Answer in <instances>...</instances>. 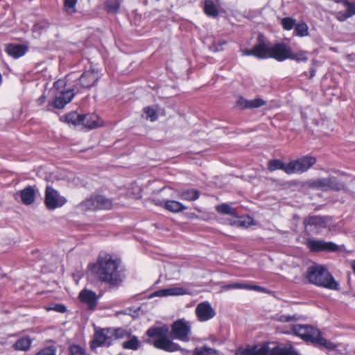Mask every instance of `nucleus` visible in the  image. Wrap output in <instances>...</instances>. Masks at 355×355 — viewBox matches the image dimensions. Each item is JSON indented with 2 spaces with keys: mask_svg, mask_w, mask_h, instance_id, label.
Wrapping results in <instances>:
<instances>
[{
  "mask_svg": "<svg viewBox=\"0 0 355 355\" xmlns=\"http://www.w3.org/2000/svg\"><path fill=\"white\" fill-rule=\"evenodd\" d=\"M120 261L114 259L110 254L99 257L96 263L93 264L91 270L96 275L98 280L116 286L123 280L121 272L119 270Z\"/></svg>",
  "mask_w": 355,
  "mask_h": 355,
  "instance_id": "1",
  "label": "nucleus"
},
{
  "mask_svg": "<svg viewBox=\"0 0 355 355\" xmlns=\"http://www.w3.org/2000/svg\"><path fill=\"white\" fill-rule=\"evenodd\" d=\"M236 355H300L292 346H282L275 343H265L239 348Z\"/></svg>",
  "mask_w": 355,
  "mask_h": 355,
  "instance_id": "2",
  "label": "nucleus"
},
{
  "mask_svg": "<svg viewBox=\"0 0 355 355\" xmlns=\"http://www.w3.org/2000/svg\"><path fill=\"white\" fill-rule=\"evenodd\" d=\"M295 336H299L305 341L311 342L315 345L323 347L328 349L335 348V345L321 336L319 329L309 324H292L291 331Z\"/></svg>",
  "mask_w": 355,
  "mask_h": 355,
  "instance_id": "3",
  "label": "nucleus"
},
{
  "mask_svg": "<svg viewBox=\"0 0 355 355\" xmlns=\"http://www.w3.org/2000/svg\"><path fill=\"white\" fill-rule=\"evenodd\" d=\"M306 277L309 283L331 290H338L339 284L335 281L330 272L323 266L309 267Z\"/></svg>",
  "mask_w": 355,
  "mask_h": 355,
  "instance_id": "4",
  "label": "nucleus"
},
{
  "mask_svg": "<svg viewBox=\"0 0 355 355\" xmlns=\"http://www.w3.org/2000/svg\"><path fill=\"white\" fill-rule=\"evenodd\" d=\"M168 328L166 326L160 327H150L146 331L147 336L155 338L153 345L155 347L168 352L181 350L180 346L173 343L167 337Z\"/></svg>",
  "mask_w": 355,
  "mask_h": 355,
  "instance_id": "5",
  "label": "nucleus"
},
{
  "mask_svg": "<svg viewBox=\"0 0 355 355\" xmlns=\"http://www.w3.org/2000/svg\"><path fill=\"white\" fill-rule=\"evenodd\" d=\"M101 73L97 69L91 67L85 70L75 82L73 87L76 93H81L94 86L101 78Z\"/></svg>",
  "mask_w": 355,
  "mask_h": 355,
  "instance_id": "6",
  "label": "nucleus"
},
{
  "mask_svg": "<svg viewBox=\"0 0 355 355\" xmlns=\"http://www.w3.org/2000/svg\"><path fill=\"white\" fill-rule=\"evenodd\" d=\"M309 187L322 191H341L345 189V183L334 176L325 178H318L309 182Z\"/></svg>",
  "mask_w": 355,
  "mask_h": 355,
  "instance_id": "7",
  "label": "nucleus"
},
{
  "mask_svg": "<svg viewBox=\"0 0 355 355\" xmlns=\"http://www.w3.org/2000/svg\"><path fill=\"white\" fill-rule=\"evenodd\" d=\"M191 331V325L190 322L184 318H182L172 324L171 334L176 339L183 342H189L190 340L189 334Z\"/></svg>",
  "mask_w": 355,
  "mask_h": 355,
  "instance_id": "8",
  "label": "nucleus"
},
{
  "mask_svg": "<svg viewBox=\"0 0 355 355\" xmlns=\"http://www.w3.org/2000/svg\"><path fill=\"white\" fill-rule=\"evenodd\" d=\"M111 328H96L92 340L90 343L92 349L98 347H109L112 344Z\"/></svg>",
  "mask_w": 355,
  "mask_h": 355,
  "instance_id": "9",
  "label": "nucleus"
},
{
  "mask_svg": "<svg viewBox=\"0 0 355 355\" xmlns=\"http://www.w3.org/2000/svg\"><path fill=\"white\" fill-rule=\"evenodd\" d=\"M316 162L315 157L309 155L302 156L289 162V174L302 173L307 171Z\"/></svg>",
  "mask_w": 355,
  "mask_h": 355,
  "instance_id": "10",
  "label": "nucleus"
},
{
  "mask_svg": "<svg viewBox=\"0 0 355 355\" xmlns=\"http://www.w3.org/2000/svg\"><path fill=\"white\" fill-rule=\"evenodd\" d=\"M66 202V198L61 196L56 190L49 186L46 187L44 202L49 209L53 210L62 207Z\"/></svg>",
  "mask_w": 355,
  "mask_h": 355,
  "instance_id": "11",
  "label": "nucleus"
},
{
  "mask_svg": "<svg viewBox=\"0 0 355 355\" xmlns=\"http://www.w3.org/2000/svg\"><path fill=\"white\" fill-rule=\"evenodd\" d=\"M83 205L89 209H110L112 202L103 196H96L83 202Z\"/></svg>",
  "mask_w": 355,
  "mask_h": 355,
  "instance_id": "12",
  "label": "nucleus"
},
{
  "mask_svg": "<svg viewBox=\"0 0 355 355\" xmlns=\"http://www.w3.org/2000/svg\"><path fill=\"white\" fill-rule=\"evenodd\" d=\"M195 313L198 320L202 322H207L216 315L214 309L207 301L199 303L196 307Z\"/></svg>",
  "mask_w": 355,
  "mask_h": 355,
  "instance_id": "13",
  "label": "nucleus"
},
{
  "mask_svg": "<svg viewBox=\"0 0 355 355\" xmlns=\"http://www.w3.org/2000/svg\"><path fill=\"white\" fill-rule=\"evenodd\" d=\"M77 93L74 89L73 86L72 88L62 90L55 95L54 101L52 102V105L58 109H62L67 104L71 101L72 98Z\"/></svg>",
  "mask_w": 355,
  "mask_h": 355,
  "instance_id": "14",
  "label": "nucleus"
},
{
  "mask_svg": "<svg viewBox=\"0 0 355 355\" xmlns=\"http://www.w3.org/2000/svg\"><path fill=\"white\" fill-rule=\"evenodd\" d=\"M306 245L311 252H335L338 250V246L332 242H327L322 240L309 239L306 241Z\"/></svg>",
  "mask_w": 355,
  "mask_h": 355,
  "instance_id": "15",
  "label": "nucleus"
},
{
  "mask_svg": "<svg viewBox=\"0 0 355 355\" xmlns=\"http://www.w3.org/2000/svg\"><path fill=\"white\" fill-rule=\"evenodd\" d=\"M78 297L80 302L86 305L88 310L94 311L96 309L99 296L95 292L85 288L80 292Z\"/></svg>",
  "mask_w": 355,
  "mask_h": 355,
  "instance_id": "16",
  "label": "nucleus"
},
{
  "mask_svg": "<svg viewBox=\"0 0 355 355\" xmlns=\"http://www.w3.org/2000/svg\"><path fill=\"white\" fill-rule=\"evenodd\" d=\"M290 47L284 43H277L271 46V51L269 58H274L282 62L289 58Z\"/></svg>",
  "mask_w": 355,
  "mask_h": 355,
  "instance_id": "17",
  "label": "nucleus"
},
{
  "mask_svg": "<svg viewBox=\"0 0 355 355\" xmlns=\"http://www.w3.org/2000/svg\"><path fill=\"white\" fill-rule=\"evenodd\" d=\"M190 293L191 292L189 288L180 286H172L154 292L152 295L155 297H165L168 295H183Z\"/></svg>",
  "mask_w": 355,
  "mask_h": 355,
  "instance_id": "18",
  "label": "nucleus"
},
{
  "mask_svg": "<svg viewBox=\"0 0 355 355\" xmlns=\"http://www.w3.org/2000/svg\"><path fill=\"white\" fill-rule=\"evenodd\" d=\"M190 293L191 292L189 288L180 286H172L154 292L152 295L155 297H165L168 295H183Z\"/></svg>",
  "mask_w": 355,
  "mask_h": 355,
  "instance_id": "19",
  "label": "nucleus"
},
{
  "mask_svg": "<svg viewBox=\"0 0 355 355\" xmlns=\"http://www.w3.org/2000/svg\"><path fill=\"white\" fill-rule=\"evenodd\" d=\"M331 218L328 216H311L304 220L305 227L314 226L316 228H325Z\"/></svg>",
  "mask_w": 355,
  "mask_h": 355,
  "instance_id": "20",
  "label": "nucleus"
},
{
  "mask_svg": "<svg viewBox=\"0 0 355 355\" xmlns=\"http://www.w3.org/2000/svg\"><path fill=\"white\" fill-rule=\"evenodd\" d=\"M254 57L259 59L269 58L271 46L266 44L263 41H259L257 44L254 46Z\"/></svg>",
  "mask_w": 355,
  "mask_h": 355,
  "instance_id": "21",
  "label": "nucleus"
},
{
  "mask_svg": "<svg viewBox=\"0 0 355 355\" xmlns=\"http://www.w3.org/2000/svg\"><path fill=\"white\" fill-rule=\"evenodd\" d=\"M27 51L28 48L26 45L17 44H10L6 49L7 53L14 58H18L23 56Z\"/></svg>",
  "mask_w": 355,
  "mask_h": 355,
  "instance_id": "22",
  "label": "nucleus"
},
{
  "mask_svg": "<svg viewBox=\"0 0 355 355\" xmlns=\"http://www.w3.org/2000/svg\"><path fill=\"white\" fill-rule=\"evenodd\" d=\"M21 202L26 205H30L35 201V190L33 187H27L20 191Z\"/></svg>",
  "mask_w": 355,
  "mask_h": 355,
  "instance_id": "23",
  "label": "nucleus"
},
{
  "mask_svg": "<svg viewBox=\"0 0 355 355\" xmlns=\"http://www.w3.org/2000/svg\"><path fill=\"white\" fill-rule=\"evenodd\" d=\"M200 193L199 191L193 189H183L178 192V197L183 200L194 201L198 199Z\"/></svg>",
  "mask_w": 355,
  "mask_h": 355,
  "instance_id": "24",
  "label": "nucleus"
},
{
  "mask_svg": "<svg viewBox=\"0 0 355 355\" xmlns=\"http://www.w3.org/2000/svg\"><path fill=\"white\" fill-rule=\"evenodd\" d=\"M226 290L230 289H246V290H254L257 291L265 292L266 288L257 285H251L243 283H234L225 285L223 287Z\"/></svg>",
  "mask_w": 355,
  "mask_h": 355,
  "instance_id": "25",
  "label": "nucleus"
},
{
  "mask_svg": "<svg viewBox=\"0 0 355 355\" xmlns=\"http://www.w3.org/2000/svg\"><path fill=\"white\" fill-rule=\"evenodd\" d=\"M81 124L92 129L99 126L98 123V116L94 114H83Z\"/></svg>",
  "mask_w": 355,
  "mask_h": 355,
  "instance_id": "26",
  "label": "nucleus"
},
{
  "mask_svg": "<svg viewBox=\"0 0 355 355\" xmlns=\"http://www.w3.org/2000/svg\"><path fill=\"white\" fill-rule=\"evenodd\" d=\"M164 207L173 213L180 212L187 209V207L176 200H166L164 202Z\"/></svg>",
  "mask_w": 355,
  "mask_h": 355,
  "instance_id": "27",
  "label": "nucleus"
},
{
  "mask_svg": "<svg viewBox=\"0 0 355 355\" xmlns=\"http://www.w3.org/2000/svg\"><path fill=\"white\" fill-rule=\"evenodd\" d=\"M268 167V170L270 171L281 169L284 171L286 173L289 174V162L288 164H284L282 161L279 159H272L269 161Z\"/></svg>",
  "mask_w": 355,
  "mask_h": 355,
  "instance_id": "28",
  "label": "nucleus"
},
{
  "mask_svg": "<svg viewBox=\"0 0 355 355\" xmlns=\"http://www.w3.org/2000/svg\"><path fill=\"white\" fill-rule=\"evenodd\" d=\"M32 343V340L28 336H24L18 339L13 345L16 350L27 351Z\"/></svg>",
  "mask_w": 355,
  "mask_h": 355,
  "instance_id": "29",
  "label": "nucleus"
},
{
  "mask_svg": "<svg viewBox=\"0 0 355 355\" xmlns=\"http://www.w3.org/2000/svg\"><path fill=\"white\" fill-rule=\"evenodd\" d=\"M216 210L218 213L223 214H228L233 216H235L236 215V210L225 203L216 206Z\"/></svg>",
  "mask_w": 355,
  "mask_h": 355,
  "instance_id": "30",
  "label": "nucleus"
},
{
  "mask_svg": "<svg viewBox=\"0 0 355 355\" xmlns=\"http://www.w3.org/2000/svg\"><path fill=\"white\" fill-rule=\"evenodd\" d=\"M83 114H79L76 112H70L67 114L65 116V120L67 123L73 124V125H80L81 124Z\"/></svg>",
  "mask_w": 355,
  "mask_h": 355,
  "instance_id": "31",
  "label": "nucleus"
},
{
  "mask_svg": "<svg viewBox=\"0 0 355 355\" xmlns=\"http://www.w3.org/2000/svg\"><path fill=\"white\" fill-rule=\"evenodd\" d=\"M50 24L46 20H42L36 22L33 27V32L40 35L42 32L45 31Z\"/></svg>",
  "mask_w": 355,
  "mask_h": 355,
  "instance_id": "32",
  "label": "nucleus"
},
{
  "mask_svg": "<svg viewBox=\"0 0 355 355\" xmlns=\"http://www.w3.org/2000/svg\"><path fill=\"white\" fill-rule=\"evenodd\" d=\"M205 13L211 17H216L218 15V9L212 1L207 0L205 4Z\"/></svg>",
  "mask_w": 355,
  "mask_h": 355,
  "instance_id": "33",
  "label": "nucleus"
},
{
  "mask_svg": "<svg viewBox=\"0 0 355 355\" xmlns=\"http://www.w3.org/2000/svg\"><path fill=\"white\" fill-rule=\"evenodd\" d=\"M122 346L124 349L137 350L139 347V341L136 336H133L130 340L123 342Z\"/></svg>",
  "mask_w": 355,
  "mask_h": 355,
  "instance_id": "34",
  "label": "nucleus"
},
{
  "mask_svg": "<svg viewBox=\"0 0 355 355\" xmlns=\"http://www.w3.org/2000/svg\"><path fill=\"white\" fill-rule=\"evenodd\" d=\"M274 320L281 322H291L297 320V315L287 314H277L274 316Z\"/></svg>",
  "mask_w": 355,
  "mask_h": 355,
  "instance_id": "35",
  "label": "nucleus"
},
{
  "mask_svg": "<svg viewBox=\"0 0 355 355\" xmlns=\"http://www.w3.org/2000/svg\"><path fill=\"white\" fill-rule=\"evenodd\" d=\"M288 59L295 60L297 62H306L308 60V58L306 56V52L299 51L297 53H293L291 49H290Z\"/></svg>",
  "mask_w": 355,
  "mask_h": 355,
  "instance_id": "36",
  "label": "nucleus"
},
{
  "mask_svg": "<svg viewBox=\"0 0 355 355\" xmlns=\"http://www.w3.org/2000/svg\"><path fill=\"white\" fill-rule=\"evenodd\" d=\"M193 355H220L219 353L209 347L196 348Z\"/></svg>",
  "mask_w": 355,
  "mask_h": 355,
  "instance_id": "37",
  "label": "nucleus"
},
{
  "mask_svg": "<svg viewBox=\"0 0 355 355\" xmlns=\"http://www.w3.org/2000/svg\"><path fill=\"white\" fill-rule=\"evenodd\" d=\"M112 340L123 338L128 336V332L123 328H111Z\"/></svg>",
  "mask_w": 355,
  "mask_h": 355,
  "instance_id": "38",
  "label": "nucleus"
},
{
  "mask_svg": "<svg viewBox=\"0 0 355 355\" xmlns=\"http://www.w3.org/2000/svg\"><path fill=\"white\" fill-rule=\"evenodd\" d=\"M295 33L297 36L304 37L309 34V28L306 24L302 22L297 24L295 27Z\"/></svg>",
  "mask_w": 355,
  "mask_h": 355,
  "instance_id": "39",
  "label": "nucleus"
},
{
  "mask_svg": "<svg viewBox=\"0 0 355 355\" xmlns=\"http://www.w3.org/2000/svg\"><path fill=\"white\" fill-rule=\"evenodd\" d=\"M77 0H64V10L68 14H73L76 12V5Z\"/></svg>",
  "mask_w": 355,
  "mask_h": 355,
  "instance_id": "40",
  "label": "nucleus"
},
{
  "mask_svg": "<svg viewBox=\"0 0 355 355\" xmlns=\"http://www.w3.org/2000/svg\"><path fill=\"white\" fill-rule=\"evenodd\" d=\"M120 6L119 0H106L105 7L106 8L114 13H116Z\"/></svg>",
  "mask_w": 355,
  "mask_h": 355,
  "instance_id": "41",
  "label": "nucleus"
},
{
  "mask_svg": "<svg viewBox=\"0 0 355 355\" xmlns=\"http://www.w3.org/2000/svg\"><path fill=\"white\" fill-rule=\"evenodd\" d=\"M226 41L223 40H214L211 44L209 45V49L213 52H218L222 51L223 46L226 44Z\"/></svg>",
  "mask_w": 355,
  "mask_h": 355,
  "instance_id": "42",
  "label": "nucleus"
},
{
  "mask_svg": "<svg viewBox=\"0 0 355 355\" xmlns=\"http://www.w3.org/2000/svg\"><path fill=\"white\" fill-rule=\"evenodd\" d=\"M146 114V119H149L151 121H155L157 119V114L156 110L150 107H146L144 110Z\"/></svg>",
  "mask_w": 355,
  "mask_h": 355,
  "instance_id": "43",
  "label": "nucleus"
},
{
  "mask_svg": "<svg viewBox=\"0 0 355 355\" xmlns=\"http://www.w3.org/2000/svg\"><path fill=\"white\" fill-rule=\"evenodd\" d=\"M282 24L284 29L291 30L295 24V20L291 17H285L282 20Z\"/></svg>",
  "mask_w": 355,
  "mask_h": 355,
  "instance_id": "44",
  "label": "nucleus"
},
{
  "mask_svg": "<svg viewBox=\"0 0 355 355\" xmlns=\"http://www.w3.org/2000/svg\"><path fill=\"white\" fill-rule=\"evenodd\" d=\"M141 310V307H137V309L128 308L125 310L122 311L121 313L124 315H130L132 318H135L139 315V312Z\"/></svg>",
  "mask_w": 355,
  "mask_h": 355,
  "instance_id": "45",
  "label": "nucleus"
},
{
  "mask_svg": "<svg viewBox=\"0 0 355 355\" xmlns=\"http://www.w3.org/2000/svg\"><path fill=\"white\" fill-rule=\"evenodd\" d=\"M70 353L71 355H86L85 350L76 345L70 347Z\"/></svg>",
  "mask_w": 355,
  "mask_h": 355,
  "instance_id": "46",
  "label": "nucleus"
},
{
  "mask_svg": "<svg viewBox=\"0 0 355 355\" xmlns=\"http://www.w3.org/2000/svg\"><path fill=\"white\" fill-rule=\"evenodd\" d=\"M56 350L54 347H48L41 349L35 355H55Z\"/></svg>",
  "mask_w": 355,
  "mask_h": 355,
  "instance_id": "47",
  "label": "nucleus"
},
{
  "mask_svg": "<svg viewBox=\"0 0 355 355\" xmlns=\"http://www.w3.org/2000/svg\"><path fill=\"white\" fill-rule=\"evenodd\" d=\"M265 101L261 98H256L253 100H250L249 103V108H257L261 107L265 104Z\"/></svg>",
  "mask_w": 355,
  "mask_h": 355,
  "instance_id": "48",
  "label": "nucleus"
},
{
  "mask_svg": "<svg viewBox=\"0 0 355 355\" xmlns=\"http://www.w3.org/2000/svg\"><path fill=\"white\" fill-rule=\"evenodd\" d=\"M355 15V5L350 3H347L346 5V17H350Z\"/></svg>",
  "mask_w": 355,
  "mask_h": 355,
  "instance_id": "49",
  "label": "nucleus"
},
{
  "mask_svg": "<svg viewBox=\"0 0 355 355\" xmlns=\"http://www.w3.org/2000/svg\"><path fill=\"white\" fill-rule=\"evenodd\" d=\"M66 86V82L64 80H58L53 83V88L59 92L64 90Z\"/></svg>",
  "mask_w": 355,
  "mask_h": 355,
  "instance_id": "50",
  "label": "nucleus"
},
{
  "mask_svg": "<svg viewBox=\"0 0 355 355\" xmlns=\"http://www.w3.org/2000/svg\"><path fill=\"white\" fill-rule=\"evenodd\" d=\"M51 309L59 313H64L67 311L66 306L63 304H55Z\"/></svg>",
  "mask_w": 355,
  "mask_h": 355,
  "instance_id": "51",
  "label": "nucleus"
},
{
  "mask_svg": "<svg viewBox=\"0 0 355 355\" xmlns=\"http://www.w3.org/2000/svg\"><path fill=\"white\" fill-rule=\"evenodd\" d=\"M249 103L250 101H248L243 98H240L238 101V104L242 107V108H249Z\"/></svg>",
  "mask_w": 355,
  "mask_h": 355,
  "instance_id": "52",
  "label": "nucleus"
},
{
  "mask_svg": "<svg viewBox=\"0 0 355 355\" xmlns=\"http://www.w3.org/2000/svg\"><path fill=\"white\" fill-rule=\"evenodd\" d=\"M242 55H253L254 56V47L251 49H245L242 51Z\"/></svg>",
  "mask_w": 355,
  "mask_h": 355,
  "instance_id": "53",
  "label": "nucleus"
},
{
  "mask_svg": "<svg viewBox=\"0 0 355 355\" xmlns=\"http://www.w3.org/2000/svg\"><path fill=\"white\" fill-rule=\"evenodd\" d=\"M46 101V96L45 95H42L40 98H38L37 99V103L38 105H42Z\"/></svg>",
  "mask_w": 355,
  "mask_h": 355,
  "instance_id": "54",
  "label": "nucleus"
},
{
  "mask_svg": "<svg viewBox=\"0 0 355 355\" xmlns=\"http://www.w3.org/2000/svg\"><path fill=\"white\" fill-rule=\"evenodd\" d=\"M239 222L240 223V225L241 226H248L250 225V223H248V225H245V222L243 221V220H239Z\"/></svg>",
  "mask_w": 355,
  "mask_h": 355,
  "instance_id": "55",
  "label": "nucleus"
},
{
  "mask_svg": "<svg viewBox=\"0 0 355 355\" xmlns=\"http://www.w3.org/2000/svg\"><path fill=\"white\" fill-rule=\"evenodd\" d=\"M155 205H162V202H160L159 200H155Z\"/></svg>",
  "mask_w": 355,
  "mask_h": 355,
  "instance_id": "56",
  "label": "nucleus"
},
{
  "mask_svg": "<svg viewBox=\"0 0 355 355\" xmlns=\"http://www.w3.org/2000/svg\"><path fill=\"white\" fill-rule=\"evenodd\" d=\"M314 74H315V71H314V70H312V71H311V77H313V76H314Z\"/></svg>",
  "mask_w": 355,
  "mask_h": 355,
  "instance_id": "57",
  "label": "nucleus"
}]
</instances>
